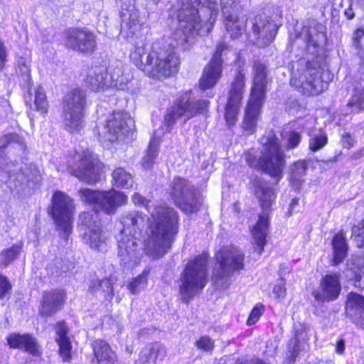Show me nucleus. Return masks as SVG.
Here are the masks:
<instances>
[{
	"label": "nucleus",
	"mask_w": 364,
	"mask_h": 364,
	"mask_svg": "<svg viewBox=\"0 0 364 364\" xmlns=\"http://www.w3.org/2000/svg\"><path fill=\"white\" fill-rule=\"evenodd\" d=\"M255 194L258 199L262 213L253 231V240L258 248V254L261 255L266 245L268 234L269 215L276 199V194L272 187L261 179H255L253 182Z\"/></svg>",
	"instance_id": "nucleus-7"
},
{
	"label": "nucleus",
	"mask_w": 364,
	"mask_h": 364,
	"mask_svg": "<svg viewBox=\"0 0 364 364\" xmlns=\"http://www.w3.org/2000/svg\"><path fill=\"white\" fill-rule=\"evenodd\" d=\"M117 240L121 264L128 268L136 265L141 257L139 240H137V236L119 233Z\"/></svg>",
	"instance_id": "nucleus-23"
},
{
	"label": "nucleus",
	"mask_w": 364,
	"mask_h": 364,
	"mask_svg": "<svg viewBox=\"0 0 364 364\" xmlns=\"http://www.w3.org/2000/svg\"><path fill=\"white\" fill-rule=\"evenodd\" d=\"M15 143L23 145L22 139L15 133L8 134L0 138V147H6L8 145Z\"/></svg>",
	"instance_id": "nucleus-53"
},
{
	"label": "nucleus",
	"mask_w": 364,
	"mask_h": 364,
	"mask_svg": "<svg viewBox=\"0 0 364 364\" xmlns=\"http://www.w3.org/2000/svg\"><path fill=\"white\" fill-rule=\"evenodd\" d=\"M346 312L353 322L364 330V296L350 292L347 296Z\"/></svg>",
	"instance_id": "nucleus-32"
},
{
	"label": "nucleus",
	"mask_w": 364,
	"mask_h": 364,
	"mask_svg": "<svg viewBox=\"0 0 364 364\" xmlns=\"http://www.w3.org/2000/svg\"><path fill=\"white\" fill-rule=\"evenodd\" d=\"M87 105V93L82 89H73L64 96L63 121L66 129L70 132H77L82 127Z\"/></svg>",
	"instance_id": "nucleus-9"
},
{
	"label": "nucleus",
	"mask_w": 364,
	"mask_h": 364,
	"mask_svg": "<svg viewBox=\"0 0 364 364\" xmlns=\"http://www.w3.org/2000/svg\"><path fill=\"white\" fill-rule=\"evenodd\" d=\"M352 41L355 48L359 50L358 54L364 62V30L363 28H358L355 31Z\"/></svg>",
	"instance_id": "nucleus-46"
},
{
	"label": "nucleus",
	"mask_w": 364,
	"mask_h": 364,
	"mask_svg": "<svg viewBox=\"0 0 364 364\" xmlns=\"http://www.w3.org/2000/svg\"><path fill=\"white\" fill-rule=\"evenodd\" d=\"M92 347L96 364H119L117 353L105 341L95 340L92 342Z\"/></svg>",
	"instance_id": "nucleus-33"
},
{
	"label": "nucleus",
	"mask_w": 364,
	"mask_h": 364,
	"mask_svg": "<svg viewBox=\"0 0 364 364\" xmlns=\"http://www.w3.org/2000/svg\"><path fill=\"white\" fill-rule=\"evenodd\" d=\"M100 287V291L103 293V296L106 299H112L114 296V282L112 277L105 278L97 282V284Z\"/></svg>",
	"instance_id": "nucleus-47"
},
{
	"label": "nucleus",
	"mask_w": 364,
	"mask_h": 364,
	"mask_svg": "<svg viewBox=\"0 0 364 364\" xmlns=\"http://www.w3.org/2000/svg\"><path fill=\"white\" fill-rule=\"evenodd\" d=\"M297 342H299V338H298V336L296 335V336L294 338L293 348H291V346H289V348L291 349V350H292L294 354H295L296 353V351H298V349H297V347H296V343Z\"/></svg>",
	"instance_id": "nucleus-64"
},
{
	"label": "nucleus",
	"mask_w": 364,
	"mask_h": 364,
	"mask_svg": "<svg viewBox=\"0 0 364 364\" xmlns=\"http://www.w3.org/2000/svg\"><path fill=\"white\" fill-rule=\"evenodd\" d=\"M299 205V199L296 198H294L291 200V202L289 205V208L288 210V212L287 213V216H291L296 208V207Z\"/></svg>",
	"instance_id": "nucleus-61"
},
{
	"label": "nucleus",
	"mask_w": 364,
	"mask_h": 364,
	"mask_svg": "<svg viewBox=\"0 0 364 364\" xmlns=\"http://www.w3.org/2000/svg\"><path fill=\"white\" fill-rule=\"evenodd\" d=\"M65 293L60 290H50L43 294L39 309L40 314L50 317L60 311L64 305Z\"/></svg>",
	"instance_id": "nucleus-31"
},
{
	"label": "nucleus",
	"mask_w": 364,
	"mask_h": 364,
	"mask_svg": "<svg viewBox=\"0 0 364 364\" xmlns=\"http://www.w3.org/2000/svg\"><path fill=\"white\" fill-rule=\"evenodd\" d=\"M355 139L349 133H346L342 135L341 144L343 148L350 149L355 143Z\"/></svg>",
	"instance_id": "nucleus-59"
},
{
	"label": "nucleus",
	"mask_w": 364,
	"mask_h": 364,
	"mask_svg": "<svg viewBox=\"0 0 364 364\" xmlns=\"http://www.w3.org/2000/svg\"><path fill=\"white\" fill-rule=\"evenodd\" d=\"M218 14L215 0H178L170 12L176 20L172 38L178 46L188 48L197 36H206L210 32Z\"/></svg>",
	"instance_id": "nucleus-1"
},
{
	"label": "nucleus",
	"mask_w": 364,
	"mask_h": 364,
	"mask_svg": "<svg viewBox=\"0 0 364 364\" xmlns=\"http://www.w3.org/2000/svg\"><path fill=\"white\" fill-rule=\"evenodd\" d=\"M107 69L109 87L119 90H129V84L132 82L133 75L131 68L121 62L110 65Z\"/></svg>",
	"instance_id": "nucleus-28"
},
{
	"label": "nucleus",
	"mask_w": 364,
	"mask_h": 364,
	"mask_svg": "<svg viewBox=\"0 0 364 364\" xmlns=\"http://www.w3.org/2000/svg\"><path fill=\"white\" fill-rule=\"evenodd\" d=\"M345 350V341L340 339L336 343V351L339 354H342Z\"/></svg>",
	"instance_id": "nucleus-62"
},
{
	"label": "nucleus",
	"mask_w": 364,
	"mask_h": 364,
	"mask_svg": "<svg viewBox=\"0 0 364 364\" xmlns=\"http://www.w3.org/2000/svg\"><path fill=\"white\" fill-rule=\"evenodd\" d=\"M85 83L88 88L95 92L109 87L107 69L102 66L90 68Z\"/></svg>",
	"instance_id": "nucleus-34"
},
{
	"label": "nucleus",
	"mask_w": 364,
	"mask_h": 364,
	"mask_svg": "<svg viewBox=\"0 0 364 364\" xmlns=\"http://www.w3.org/2000/svg\"><path fill=\"white\" fill-rule=\"evenodd\" d=\"M244 254L235 246L225 247L216 255L218 268L213 270L214 282L219 289H225L230 285V276L244 267Z\"/></svg>",
	"instance_id": "nucleus-10"
},
{
	"label": "nucleus",
	"mask_w": 364,
	"mask_h": 364,
	"mask_svg": "<svg viewBox=\"0 0 364 364\" xmlns=\"http://www.w3.org/2000/svg\"><path fill=\"white\" fill-rule=\"evenodd\" d=\"M98 281L99 280L97 279L92 282V284L89 288V291H90L92 293H96V292L100 291V287L97 284Z\"/></svg>",
	"instance_id": "nucleus-63"
},
{
	"label": "nucleus",
	"mask_w": 364,
	"mask_h": 364,
	"mask_svg": "<svg viewBox=\"0 0 364 364\" xmlns=\"http://www.w3.org/2000/svg\"><path fill=\"white\" fill-rule=\"evenodd\" d=\"M79 220L80 225L87 229L83 237L85 243L95 250H105L109 237L107 232L102 230L97 215L85 212L80 215Z\"/></svg>",
	"instance_id": "nucleus-19"
},
{
	"label": "nucleus",
	"mask_w": 364,
	"mask_h": 364,
	"mask_svg": "<svg viewBox=\"0 0 364 364\" xmlns=\"http://www.w3.org/2000/svg\"><path fill=\"white\" fill-rule=\"evenodd\" d=\"M132 200L135 205L144 207L151 218L145 240L146 254L154 258L163 257L171 249L178 232V213L173 208L156 204L138 193L132 196Z\"/></svg>",
	"instance_id": "nucleus-2"
},
{
	"label": "nucleus",
	"mask_w": 364,
	"mask_h": 364,
	"mask_svg": "<svg viewBox=\"0 0 364 364\" xmlns=\"http://www.w3.org/2000/svg\"><path fill=\"white\" fill-rule=\"evenodd\" d=\"M340 5L341 7L346 6L343 11V14L348 20H352L355 16L358 4L353 0H342Z\"/></svg>",
	"instance_id": "nucleus-50"
},
{
	"label": "nucleus",
	"mask_w": 364,
	"mask_h": 364,
	"mask_svg": "<svg viewBox=\"0 0 364 364\" xmlns=\"http://www.w3.org/2000/svg\"><path fill=\"white\" fill-rule=\"evenodd\" d=\"M287 149H294L299 146L301 141V134L294 130L282 134Z\"/></svg>",
	"instance_id": "nucleus-43"
},
{
	"label": "nucleus",
	"mask_w": 364,
	"mask_h": 364,
	"mask_svg": "<svg viewBox=\"0 0 364 364\" xmlns=\"http://www.w3.org/2000/svg\"><path fill=\"white\" fill-rule=\"evenodd\" d=\"M273 293L278 299H283L286 296L285 282L283 279H280L274 285Z\"/></svg>",
	"instance_id": "nucleus-55"
},
{
	"label": "nucleus",
	"mask_w": 364,
	"mask_h": 364,
	"mask_svg": "<svg viewBox=\"0 0 364 364\" xmlns=\"http://www.w3.org/2000/svg\"><path fill=\"white\" fill-rule=\"evenodd\" d=\"M41 171L33 164L18 165L9 161L3 152H0V181L7 183L11 189H16L28 181L38 182Z\"/></svg>",
	"instance_id": "nucleus-12"
},
{
	"label": "nucleus",
	"mask_w": 364,
	"mask_h": 364,
	"mask_svg": "<svg viewBox=\"0 0 364 364\" xmlns=\"http://www.w3.org/2000/svg\"><path fill=\"white\" fill-rule=\"evenodd\" d=\"M79 194L82 201L109 215L114 214L127 201V196L123 192L114 189L99 191L85 188L80 190Z\"/></svg>",
	"instance_id": "nucleus-15"
},
{
	"label": "nucleus",
	"mask_w": 364,
	"mask_h": 364,
	"mask_svg": "<svg viewBox=\"0 0 364 364\" xmlns=\"http://www.w3.org/2000/svg\"><path fill=\"white\" fill-rule=\"evenodd\" d=\"M55 331L57 334L56 338H68V328L65 321L58 322L56 324Z\"/></svg>",
	"instance_id": "nucleus-58"
},
{
	"label": "nucleus",
	"mask_w": 364,
	"mask_h": 364,
	"mask_svg": "<svg viewBox=\"0 0 364 364\" xmlns=\"http://www.w3.org/2000/svg\"><path fill=\"white\" fill-rule=\"evenodd\" d=\"M18 72L20 73L21 76L24 78V80L28 82L31 78L30 68L27 64L26 60L22 58H20L18 60Z\"/></svg>",
	"instance_id": "nucleus-54"
},
{
	"label": "nucleus",
	"mask_w": 364,
	"mask_h": 364,
	"mask_svg": "<svg viewBox=\"0 0 364 364\" xmlns=\"http://www.w3.org/2000/svg\"><path fill=\"white\" fill-rule=\"evenodd\" d=\"M34 105L36 110L43 114L47 112L48 101L44 90L41 86L35 90Z\"/></svg>",
	"instance_id": "nucleus-44"
},
{
	"label": "nucleus",
	"mask_w": 364,
	"mask_h": 364,
	"mask_svg": "<svg viewBox=\"0 0 364 364\" xmlns=\"http://www.w3.org/2000/svg\"><path fill=\"white\" fill-rule=\"evenodd\" d=\"M6 340L11 348L23 350L33 356H38L41 353L37 339L31 334L13 333L7 336Z\"/></svg>",
	"instance_id": "nucleus-30"
},
{
	"label": "nucleus",
	"mask_w": 364,
	"mask_h": 364,
	"mask_svg": "<svg viewBox=\"0 0 364 364\" xmlns=\"http://www.w3.org/2000/svg\"><path fill=\"white\" fill-rule=\"evenodd\" d=\"M262 148L258 157L254 149L245 153V161L250 168L261 170L271 177L279 180L282 177L286 165V156L279 142L274 134L269 133L262 136L260 140Z\"/></svg>",
	"instance_id": "nucleus-4"
},
{
	"label": "nucleus",
	"mask_w": 364,
	"mask_h": 364,
	"mask_svg": "<svg viewBox=\"0 0 364 364\" xmlns=\"http://www.w3.org/2000/svg\"><path fill=\"white\" fill-rule=\"evenodd\" d=\"M209 102L196 99L192 91L189 90L181 95L171 107L167 110L164 124L167 132L174 125L179 118H183L186 122L198 113L203 112L208 107Z\"/></svg>",
	"instance_id": "nucleus-11"
},
{
	"label": "nucleus",
	"mask_w": 364,
	"mask_h": 364,
	"mask_svg": "<svg viewBox=\"0 0 364 364\" xmlns=\"http://www.w3.org/2000/svg\"><path fill=\"white\" fill-rule=\"evenodd\" d=\"M308 166L309 163L305 160H299L291 166L290 180L296 188L303 182V177L306 173Z\"/></svg>",
	"instance_id": "nucleus-38"
},
{
	"label": "nucleus",
	"mask_w": 364,
	"mask_h": 364,
	"mask_svg": "<svg viewBox=\"0 0 364 364\" xmlns=\"http://www.w3.org/2000/svg\"><path fill=\"white\" fill-rule=\"evenodd\" d=\"M73 210V202L69 196L61 191L53 194L51 214L58 228L63 232V237H68L72 232Z\"/></svg>",
	"instance_id": "nucleus-18"
},
{
	"label": "nucleus",
	"mask_w": 364,
	"mask_h": 364,
	"mask_svg": "<svg viewBox=\"0 0 364 364\" xmlns=\"http://www.w3.org/2000/svg\"><path fill=\"white\" fill-rule=\"evenodd\" d=\"M224 24L231 38H238L245 30V21L237 16L240 10L239 0H220Z\"/></svg>",
	"instance_id": "nucleus-22"
},
{
	"label": "nucleus",
	"mask_w": 364,
	"mask_h": 364,
	"mask_svg": "<svg viewBox=\"0 0 364 364\" xmlns=\"http://www.w3.org/2000/svg\"><path fill=\"white\" fill-rule=\"evenodd\" d=\"M119 16V36L124 39L129 40L141 30L149 18V14L144 9L141 11L137 9L134 3L126 1L121 6Z\"/></svg>",
	"instance_id": "nucleus-16"
},
{
	"label": "nucleus",
	"mask_w": 364,
	"mask_h": 364,
	"mask_svg": "<svg viewBox=\"0 0 364 364\" xmlns=\"http://www.w3.org/2000/svg\"><path fill=\"white\" fill-rule=\"evenodd\" d=\"M341 291L339 276L336 274H327L322 278L319 289L313 292L316 301L320 302L336 300Z\"/></svg>",
	"instance_id": "nucleus-27"
},
{
	"label": "nucleus",
	"mask_w": 364,
	"mask_h": 364,
	"mask_svg": "<svg viewBox=\"0 0 364 364\" xmlns=\"http://www.w3.org/2000/svg\"><path fill=\"white\" fill-rule=\"evenodd\" d=\"M11 289V284L8 279L0 274V298H4Z\"/></svg>",
	"instance_id": "nucleus-57"
},
{
	"label": "nucleus",
	"mask_w": 364,
	"mask_h": 364,
	"mask_svg": "<svg viewBox=\"0 0 364 364\" xmlns=\"http://www.w3.org/2000/svg\"><path fill=\"white\" fill-rule=\"evenodd\" d=\"M267 84L266 66L259 62L255 63L250 97L242 122L243 129L250 134H252L256 129L260 109L266 95Z\"/></svg>",
	"instance_id": "nucleus-6"
},
{
	"label": "nucleus",
	"mask_w": 364,
	"mask_h": 364,
	"mask_svg": "<svg viewBox=\"0 0 364 364\" xmlns=\"http://www.w3.org/2000/svg\"><path fill=\"white\" fill-rule=\"evenodd\" d=\"M352 235L358 247L364 248V220L352 229Z\"/></svg>",
	"instance_id": "nucleus-51"
},
{
	"label": "nucleus",
	"mask_w": 364,
	"mask_h": 364,
	"mask_svg": "<svg viewBox=\"0 0 364 364\" xmlns=\"http://www.w3.org/2000/svg\"><path fill=\"white\" fill-rule=\"evenodd\" d=\"M112 181L117 188H129L132 187L134 178L132 173L122 167H118L112 172Z\"/></svg>",
	"instance_id": "nucleus-37"
},
{
	"label": "nucleus",
	"mask_w": 364,
	"mask_h": 364,
	"mask_svg": "<svg viewBox=\"0 0 364 364\" xmlns=\"http://www.w3.org/2000/svg\"><path fill=\"white\" fill-rule=\"evenodd\" d=\"M131 58L139 69L156 78L176 73L180 63L179 58L173 50H165L158 43L153 44L148 53L143 46H136L131 53Z\"/></svg>",
	"instance_id": "nucleus-3"
},
{
	"label": "nucleus",
	"mask_w": 364,
	"mask_h": 364,
	"mask_svg": "<svg viewBox=\"0 0 364 364\" xmlns=\"http://www.w3.org/2000/svg\"><path fill=\"white\" fill-rule=\"evenodd\" d=\"M327 143V134L323 131L320 130L311 136L309 147L311 151L316 152L323 149Z\"/></svg>",
	"instance_id": "nucleus-41"
},
{
	"label": "nucleus",
	"mask_w": 364,
	"mask_h": 364,
	"mask_svg": "<svg viewBox=\"0 0 364 364\" xmlns=\"http://www.w3.org/2000/svg\"><path fill=\"white\" fill-rule=\"evenodd\" d=\"M196 347L205 352H212L215 344L214 341L208 336H201L195 343Z\"/></svg>",
	"instance_id": "nucleus-49"
},
{
	"label": "nucleus",
	"mask_w": 364,
	"mask_h": 364,
	"mask_svg": "<svg viewBox=\"0 0 364 364\" xmlns=\"http://www.w3.org/2000/svg\"><path fill=\"white\" fill-rule=\"evenodd\" d=\"M152 361L156 363L158 360H163L166 356V348L159 343L149 344Z\"/></svg>",
	"instance_id": "nucleus-48"
},
{
	"label": "nucleus",
	"mask_w": 364,
	"mask_h": 364,
	"mask_svg": "<svg viewBox=\"0 0 364 364\" xmlns=\"http://www.w3.org/2000/svg\"><path fill=\"white\" fill-rule=\"evenodd\" d=\"M324 26L316 21L307 22L301 28L295 41L291 43L292 48L294 45L299 46L304 43L305 47L309 51L310 47L315 49L319 43L326 41Z\"/></svg>",
	"instance_id": "nucleus-26"
},
{
	"label": "nucleus",
	"mask_w": 364,
	"mask_h": 364,
	"mask_svg": "<svg viewBox=\"0 0 364 364\" xmlns=\"http://www.w3.org/2000/svg\"><path fill=\"white\" fill-rule=\"evenodd\" d=\"M347 105L352 108V112L364 110V87H357L355 88Z\"/></svg>",
	"instance_id": "nucleus-40"
},
{
	"label": "nucleus",
	"mask_w": 364,
	"mask_h": 364,
	"mask_svg": "<svg viewBox=\"0 0 364 364\" xmlns=\"http://www.w3.org/2000/svg\"><path fill=\"white\" fill-rule=\"evenodd\" d=\"M158 131L154 132L149 141L146 154L141 159V165L146 169H149L152 167L159 154L161 136L158 134Z\"/></svg>",
	"instance_id": "nucleus-36"
},
{
	"label": "nucleus",
	"mask_w": 364,
	"mask_h": 364,
	"mask_svg": "<svg viewBox=\"0 0 364 364\" xmlns=\"http://www.w3.org/2000/svg\"><path fill=\"white\" fill-rule=\"evenodd\" d=\"M134 126V121L128 113L114 112L107 120L105 127L108 134L107 139L114 141L131 132Z\"/></svg>",
	"instance_id": "nucleus-25"
},
{
	"label": "nucleus",
	"mask_w": 364,
	"mask_h": 364,
	"mask_svg": "<svg viewBox=\"0 0 364 364\" xmlns=\"http://www.w3.org/2000/svg\"><path fill=\"white\" fill-rule=\"evenodd\" d=\"M151 350L149 348V345L146 346L144 348L141 349L137 363L140 364H148L151 361H152Z\"/></svg>",
	"instance_id": "nucleus-56"
},
{
	"label": "nucleus",
	"mask_w": 364,
	"mask_h": 364,
	"mask_svg": "<svg viewBox=\"0 0 364 364\" xmlns=\"http://www.w3.org/2000/svg\"><path fill=\"white\" fill-rule=\"evenodd\" d=\"M64 43L68 48L82 53H92L97 46L95 34L82 28H70L66 31Z\"/></svg>",
	"instance_id": "nucleus-21"
},
{
	"label": "nucleus",
	"mask_w": 364,
	"mask_h": 364,
	"mask_svg": "<svg viewBox=\"0 0 364 364\" xmlns=\"http://www.w3.org/2000/svg\"><path fill=\"white\" fill-rule=\"evenodd\" d=\"M228 50V46L224 43L218 44L209 64L205 66L203 75L200 80L201 90L213 87L221 77L223 71V52Z\"/></svg>",
	"instance_id": "nucleus-24"
},
{
	"label": "nucleus",
	"mask_w": 364,
	"mask_h": 364,
	"mask_svg": "<svg viewBox=\"0 0 364 364\" xmlns=\"http://www.w3.org/2000/svg\"><path fill=\"white\" fill-rule=\"evenodd\" d=\"M245 87V73L244 70L238 68L229 90L225 118L228 125H234L239 112L241 100Z\"/></svg>",
	"instance_id": "nucleus-20"
},
{
	"label": "nucleus",
	"mask_w": 364,
	"mask_h": 364,
	"mask_svg": "<svg viewBox=\"0 0 364 364\" xmlns=\"http://www.w3.org/2000/svg\"><path fill=\"white\" fill-rule=\"evenodd\" d=\"M264 309V306L262 304H256L248 316L247 324L251 326L257 323L262 315Z\"/></svg>",
	"instance_id": "nucleus-52"
},
{
	"label": "nucleus",
	"mask_w": 364,
	"mask_h": 364,
	"mask_svg": "<svg viewBox=\"0 0 364 364\" xmlns=\"http://www.w3.org/2000/svg\"><path fill=\"white\" fill-rule=\"evenodd\" d=\"M21 249V247L19 245H14L10 248L3 250L0 254L1 264L7 267L18 257Z\"/></svg>",
	"instance_id": "nucleus-42"
},
{
	"label": "nucleus",
	"mask_w": 364,
	"mask_h": 364,
	"mask_svg": "<svg viewBox=\"0 0 364 364\" xmlns=\"http://www.w3.org/2000/svg\"><path fill=\"white\" fill-rule=\"evenodd\" d=\"M122 229L119 233L137 236L140 235L146 224V215L137 210L124 212L119 219Z\"/></svg>",
	"instance_id": "nucleus-29"
},
{
	"label": "nucleus",
	"mask_w": 364,
	"mask_h": 364,
	"mask_svg": "<svg viewBox=\"0 0 364 364\" xmlns=\"http://www.w3.org/2000/svg\"><path fill=\"white\" fill-rule=\"evenodd\" d=\"M55 341L59 346V353L63 361H70L71 356L72 345L70 338H55Z\"/></svg>",
	"instance_id": "nucleus-45"
},
{
	"label": "nucleus",
	"mask_w": 364,
	"mask_h": 364,
	"mask_svg": "<svg viewBox=\"0 0 364 364\" xmlns=\"http://www.w3.org/2000/svg\"><path fill=\"white\" fill-rule=\"evenodd\" d=\"M73 164H69L70 173L82 181L88 183H96L100 178V166L98 160L88 149L75 151Z\"/></svg>",
	"instance_id": "nucleus-17"
},
{
	"label": "nucleus",
	"mask_w": 364,
	"mask_h": 364,
	"mask_svg": "<svg viewBox=\"0 0 364 364\" xmlns=\"http://www.w3.org/2000/svg\"><path fill=\"white\" fill-rule=\"evenodd\" d=\"M333 264L341 263L347 256L348 246L343 232L336 234L332 239Z\"/></svg>",
	"instance_id": "nucleus-35"
},
{
	"label": "nucleus",
	"mask_w": 364,
	"mask_h": 364,
	"mask_svg": "<svg viewBox=\"0 0 364 364\" xmlns=\"http://www.w3.org/2000/svg\"><path fill=\"white\" fill-rule=\"evenodd\" d=\"M170 196L176 205L190 214L199 210L202 203L200 194L188 180L175 177L170 185Z\"/></svg>",
	"instance_id": "nucleus-14"
},
{
	"label": "nucleus",
	"mask_w": 364,
	"mask_h": 364,
	"mask_svg": "<svg viewBox=\"0 0 364 364\" xmlns=\"http://www.w3.org/2000/svg\"><path fill=\"white\" fill-rule=\"evenodd\" d=\"M282 11L279 7H273L270 14L262 13L250 19V38L259 47L269 45L274 39L282 25Z\"/></svg>",
	"instance_id": "nucleus-8"
},
{
	"label": "nucleus",
	"mask_w": 364,
	"mask_h": 364,
	"mask_svg": "<svg viewBox=\"0 0 364 364\" xmlns=\"http://www.w3.org/2000/svg\"><path fill=\"white\" fill-rule=\"evenodd\" d=\"M150 272V269H146L143 272L133 279L132 281L127 285V289L132 294H138L142 289H144L147 284V277Z\"/></svg>",
	"instance_id": "nucleus-39"
},
{
	"label": "nucleus",
	"mask_w": 364,
	"mask_h": 364,
	"mask_svg": "<svg viewBox=\"0 0 364 364\" xmlns=\"http://www.w3.org/2000/svg\"><path fill=\"white\" fill-rule=\"evenodd\" d=\"M291 85L304 95H317L328 88L332 77L328 72L320 68H306L299 72L292 73Z\"/></svg>",
	"instance_id": "nucleus-13"
},
{
	"label": "nucleus",
	"mask_w": 364,
	"mask_h": 364,
	"mask_svg": "<svg viewBox=\"0 0 364 364\" xmlns=\"http://www.w3.org/2000/svg\"><path fill=\"white\" fill-rule=\"evenodd\" d=\"M208 255L203 253L190 260L181 274L179 287L182 301L188 304L208 282Z\"/></svg>",
	"instance_id": "nucleus-5"
},
{
	"label": "nucleus",
	"mask_w": 364,
	"mask_h": 364,
	"mask_svg": "<svg viewBox=\"0 0 364 364\" xmlns=\"http://www.w3.org/2000/svg\"><path fill=\"white\" fill-rule=\"evenodd\" d=\"M6 58V48L3 42L0 40V68L2 67Z\"/></svg>",
	"instance_id": "nucleus-60"
}]
</instances>
